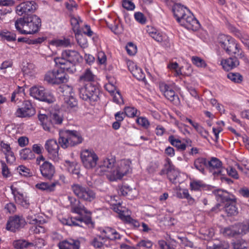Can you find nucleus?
<instances>
[{"instance_id": "8fccbe9b", "label": "nucleus", "mask_w": 249, "mask_h": 249, "mask_svg": "<svg viewBox=\"0 0 249 249\" xmlns=\"http://www.w3.org/2000/svg\"><path fill=\"white\" fill-rule=\"evenodd\" d=\"M77 43L83 48L88 47V44L87 39L79 32L75 33Z\"/></svg>"}, {"instance_id": "2f4dec72", "label": "nucleus", "mask_w": 249, "mask_h": 249, "mask_svg": "<svg viewBox=\"0 0 249 249\" xmlns=\"http://www.w3.org/2000/svg\"><path fill=\"white\" fill-rule=\"evenodd\" d=\"M176 196L180 199L185 198L187 200L189 205H193L195 203V200L189 194L187 189L179 188L176 192Z\"/></svg>"}, {"instance_id": "6ab92c4d", "label": "nucleus", "mask_w": 249, "mask_h": 249, "mask_svg": "<svg viewBox=\"0 0 249 249\" xmlns=\"http://www.w3.org/2000/svg\"><path fill=\"white\" fill-rule=\"evenodd\" d=\"M54 61L57 67L65 72L72 73L76 71L75 63L59 57L55 58Z\"/></svg>"}, {"instance_id": "f3484780", "label": "nucleus", "mask_w": 249, "mask_h": 249, "mask_svg": "<svg viewBox=\"0 0 249 249\" xmlns=\"http://www.w3.org/2000/svg\"><path fill=\"white\" fill-rule=\"evenodd\" d=\"M146 31L148 35L155 41L167 45L169 40L166 34L153 26H147Z\"/></svg>"}, {"instance_id": "bf43d9fd", "label": "nucleus", "mask_w": 249, "mask_h": 249, "mask_svg": "<svg viewBox=\"0 0 249 249\" xmlns=\"http://www.w3.org/2000/svg\"><path fill=\"white\" fill-rule=\"evenodd\" d=\"M1 172L3 177L5 178H9L12 177V173L7 165L3 161H1Z\"/></svg>"}, {"instance_id": "5fc2aeb1", "label": "nucleus", "mask_w": 249, "mask_h": 249, "mask_svg": "<svg viewBox=\"0 0 249 249\" xmlns=\"http://www.w3.org/2000/svg\"><path fill=\"white\" fill-rule=\"evenodd\" d=\"M227 77L231 81L236 83H240L243 80L242 76L240 73L236 72L229 73L227 74Z\"/></svg>"}, {"instance_id": "7c9ffc66", "label": "nucleus", "mask_w": 249, "mask_h": 249, "mask_svg": "<svg viewBox=\"0 0 249 249\" xmlns=\"http://www.w3.org/2000/svg\"><path fill=\"white\" fill-rule=\"evenodd\" d=\"M50 120L53 124H61L63 121L62 112L58 109H51L50 111Z\"/></svg>"}, {"instance_id": "c756f323", "label": "nucleus", "mask_w": 249, "mask_h": 249, "mask_svg": "<svg viewBox=\"0 0 249 249\" xmlns=\"http://www.w3.org/2000/svg\"><path fill=\"white\" fill-rule=\"evenodd\" d=\"M218 201L226 202L229 200L234 199V196L230 194L228 192L223 190L218 189L213 192Z\"/></svg>"}, {"instance_id": "0eeeda50", "label": "nucleus", "mask_w": 249, "mask_h": 249, "mask_svg": "<svg viewBox=\"0 0 249 249\" xmlns=\"http://www.w3.org/2000/svg\"><path fill=\"white\" fill-rule=\"evenodd\" d=\"M79 93L81 99L92 103L99 99L100 90L96 84L89 82L79 89Z\"/></svg>"}, {"instance_id": "4468645a", "label": "nucleus", "mask_w": 249, "mask_h": 249, "mask_svg": "<svg viewBox=\"0 0 249 249\" xmlns=\"http://www.w3.org/2000/svg\"><path fill=\"white\" fill-rule=\"evenodd\" d=\"M26 222L22 216L15 215L10 217L6 224V230L15 232L24 227Z\"/></svg>"}, {"instance_id": "423d86ee", "label": "nucleus", "mask_w": 249, "mask_h": 249, "mask_svg": "<svg viewBox=\"0 0 249 249\" xmlns=\"http://www.w3.org/2000/svg\"><path fill=\"white\" fill-rule=\"evenodd\" d=\"M131 161L129 159H123L118 161L115 165V170L108 175L110 181H115L122 178L131 171Z\"/></svg>"}, {"instance_id": "603ef678", "label": "nucleus", "mask_w": 249, "mask_h": 249, "mask_svg": "<svg viewBox=\"0 0 249 249\" xmlns=\"http://www.w3.org/2000/svg\"><path fill=\"white\" fill-rule=\"evenodd\" d=\"M70 40L69 39L63 38L61 39H56L52 41L50 44L58 47H66L70 45Z\"/></svg>"}, {"instance_id": "7ed1b4c3", "label": "nucleus", "mask_w": 249, "mask_h": 249, "mask_svg": "<svg viewBox=\"0 0 249 249\" xmlns=\"http://www.w3.org/2000/svg\"><path fill=\"white\" fill-rule=\"evenodd\" d=\"M15 25L21 34H33L38 31L41 19L35 15L26 18H20L15 21Z\"/></svg>"}, {"instance_id": "c03bdc74", "label": "nucleus", "mask_w": 249, "mask_h": 249, "mask_svg": "<svg viewBox=\"0 0 249 249\" xmlns=\"http://www.w3.org/2000/svg\"><path fill=\"white\" fill-rule=\"evenodd\" d=\"M65 165L67 167V170L70 173L76 175L78 178L79 177L80 170L79 165L74 162H70L67 161Z\"/></svg>"}, {"instance_id": "dca6fc26", "label": "nucleus", "mask_w": 249, "mask_h": 249, "mask_svg": "<svg viewBox=\"0 0 249 249\" xmlns=\"http://www.w3.org/2000/svg\"><path fill=\"white\" fill-rule=\"evenodd\" d=\"M207 168L215 176L223 175L226 169L222 167V162L216 158H212L207 161Z\"/></svg>"}, {"instance_id": "c85d7f7f", "label": "nucleus", "mask_w": 249, "mask_h": 249, "mask_svg": "<svg viewBox=\"0 0 249 249\" xmlns=\"http://www.w3.org/2000/svg\"><path fill=\"white\" fill-rule=\"evenodd\" d=\"M220 64L224 70L229 71L238 66L239 62L236 57H229L222 59Z\"/></svg>"}, {"instance_id": "f03ea898", "label": "nucleus", "mask_w": 249, "mask_h": 249, "mask_svg": "<svg viewBox=\"0 0 249 249\" xmlns=\"http://www.w3.org/2000/svg\"><path fill=\"white\" fill-rule=\"evenodd\" d=\"M217 43L218 46L229 54H234L244 60L246 59L240 45L231 36L221 34L217 37Z\"/></svg>"}, {"instance_id": "39448f33", "label": "nucleus", "mask_w": 249, "mask_h": 249, "mask_svg": "<svg viewBox=\"0 0 249 249\" xmlns=\"http://www.w3.org/2000/svg\"><path fill=\"white\" fill-rule=\"evenodd\" d=\"M119 197L118 196H107L106 197V200L112 206V209L114 212L119 214V217L123 221L131 224L135 227H139L140 226L139 222L133 219L128 213L125 214L124 210L121 206V202L118 200Z\"/></svg>"}, {"instance_id": "a18cd8bd", "label": "nucleus", "mask_w": 249, "mask_h": 249, "mask_svg": "<svg viewBox=\"0 0 249 249\" xmlns=\"http://www.w3.org/2000/svg\"><path fill=\"white\" fill-rule=\"evenodd\" d=\"M104 237L102 236H99L95 237L93 239L92 242V245L97 248H100L103 249H111L108 248L105 244Z\"/></svg>"}, {"instance_id": "1a4fd4ad", "label": "nucleus", "mask_w": 249, "mask_h": 249, "mask_svg": "<svg viewBox=\"0 0 249 249\" xmlns=\"http://www.w3.org/2000/svg\"><path fill=\"white\" fill-rule=\"evenodd\" d=\"M115 162L116 159L113 157L102 159L98 164L95 173L99 176L106 175L108 178V175L115 170Z\"/></svg>"}, {"instance_id": "4c0bfd02", "label": "nucleus", "mask_w": 249, "mask_h": 249, "mask_svg": "<svg viewBox=\"0 0 249 249\" xmlns=\"http://www.w3.org/2000/svg\"><path fill=\"white\" fill-rule=\"evenodd\" d=\"M39 157L36 158V163L39 165L40 171L43 177H47V161L42 154L39 155Z\"/></svg>"}, {"instance_id": "3c124183", "label": "nucleus", "mask_w": 249, "mask_h": 249, "mask_svg": "<svg viewBox=\"0 0 249 249\" xmlns=\"http://www.w3.org/2000/svg\"><path fill=\"white\" fill-rule=\"evenodd\" d=\"M191 60L193 64L198 68H204L207 66L204 60L199 57L196 56H192Z\"/></svg>"}, {"instance_id": "4d7b16f0", "label": "nucleus", "mask_w": 249, "mask_h": 249, "mask_svg": "<svg viewBox=\"0 0 249 249\" xmlns=\"http://www.w3.org/2000/svg\"><path fill=\"white\" fill-rule=\"evenodd\" d=\"M79 17H71V24L72 26V29L75 33L79 32V24L81 22Z\"/></svg>"}, {"instance_id": "4be33fe9", "label": "nucleus", "mask_w": 249, "mask_h": 249, "mask_svg": "<svg viewBox=\"0 0 249 249\" xmlns=\"http://www.w3.org/2000/svg\"><path fill=\"white\" fill-rule=\"evenodd\" d=\"M30 94L37 100L47 101V93L44 87L36 86L32 87L30 89Z\"/></svg>"}, {"instance_id": "a878e982", "label": "nucleus", "mask_w": 249, "mask_h": 249, "mask_svg": "<svg viewBox=\"0 0 249 249\" xmlns=\"http://www.w3.org/2000/svg\"><path fill=\"white\" fill-rule=\"evenodd\" d=\"M173 11L174 15L178 22L190 12L188 9L181 4L175 5L173 7Z\"/></svg>"}, {"instance_id": "79ce46f5", "label": "nucleus", "mask_w": 249, "mask_h": 249, "mask_svg": "<svg viewBox=\"0 0 249 249\" xmlns=\"http://www.w3.org/2000/svg\"><path fill=\"white\" fill-rule=\"evenodd\" d=\"M220 232L225 236H233L239 234L236 225L221 229Z\"/></svg>"}, {"instance_id": "9b49d317", "label": "nucleus", "mask_w": 249, "mask_h": 249, "mask_svg": "<svg viewBox=\"0 0 249 249\" xmlns=\"http://www.w3.org/2000/svg\"><path fill=\"white\" fill-rule=\"evenodd\" d=\"M36 113V109L31 101H25L21 107L18 108L15 112V115L19 118H30Z\"/></svg>"}, {"instance_id": "f8f14e48", "label": "nucleus", "mask_w": 249, "mask_h": 249, "mask_svg": "<svg viewBox=\"0 0 249 249\" xmlns=\"http://www.w3.org/2000/svg\"><path fill=\"white\" fill-rule=\"evenodd\" d=\"M37 5L34 0H29L21 3L16 7V13L19 16L30 15L37 9Z\"/></svg>"}, {"instance_id": "20e7f679", "label": "nucleus", "mask_w": 249, "mask_h": 249, "mask_svg": "<svg viewBox=\"0 0 249 249\" xmlns=\"http://www.w3.org/2000/svg\"><path fill=\"white\" fill-rule=\"evenodd\" d=\"M83 141L81 134L77 131L66 130L60 132L59 142L63 148L80 144Z\"/></svg>"}, {"instance_id": "bb28decb", "label": "nucleus", "mask_w": 249, "mask_h": 249, "mask_svg": "<svg viewBox=\"0 0 249 249\" xmlns=\"http://www.w3.org/2000/svg\"><path fill=\"white\" fill-rule=\"evenodd\" d=\"M60 58L75 63L78 62L81 59L80 54L77 52L72 50L63 51Z\"/></svg>"}, {"instance_id": "052dcab7", "label": "nucleus", "mask_w": 249, "mask_h": 249, "mask_svg": "<svg viewBox=\"0 0 249 249\" xmlns=\"http://www.w3.org/2000/svg\"><path fill=\"white\" fill-rule=\"evenodd\" d=\"M234 249H246L248 248V243L243 239H240L233 243Z\"/></svg>"}, {"instance_id": "5701e85b", "label": "nucleus", "mask_w": 249, "mask_h": 249, "mask_svg": "<svg viewBox=\"0 0 249 249\" xmlns=\"http://www.w3.org/2000/svg\"><path fill=\"white\" fill-rule=\"evenodd\" d=\"M128 68L132 75L139 80H143L145 78V74L141 68L134 62L129 61L127 63Z\"/></svg>"}, {"instance_id": "de8ad7c7", "label": "nucleus", "mask_w": 249, "mask_h": 249, "mask_svg": "<svg viewBox=\"0 0 249 249\" xmlns=\"http://www.w3.org/2000/svg\"><path fill=\"white\" fill-rule=\"evenodd\" d=\"M0 36L2 39L8 41H13L16 40V35L15 33L3 30L0 32Z\"/></svg>"}, {"instance_id": "aec40b11", "label": "nucleus", "mask_w": 249, "mask_h": 249, "mask_svg": "<svg viewBox=\"0 0 249 249\" xmlns=\"http://www.w3.org/2000/svg\"><path fill=\"white\" fill-rule=\"evenodd\" d=\"M11 190L16 202L23 207L27 208L29 205V200L27 196L13 186L11 187Z\"/></svg>"}, {"instance_id": "680f3d73", "label": "nucleus", "mask_w": 249, "mask_h": 249, "mask_svg": "<svg viewBox=\"0 0 249 249\" xmlns=\"http://www.w3.org/2000/svg\"><path fill=\"white\" fill-rule=\"evenodd\" d=\"M83 33L89 37H92L94 41L97 40V37L95 34L91 30L90 26L88 25H85L83 28Z\"/></svg>"}, {"instance_id": "412c9836", "label": "nucleus", "mask_w": 249, "mask_h": 249, "mask_svg": "<svg viewBox=\"0 0 249 249\" xmlns=\"http://www.w3.org/2000/svg\"><path fill=\"white\" fill-rule=\"evenodd\" d=\"M58 145L55 140L48 141V158L56 161L58 158Z\"/></svg>"}, {"instance_id": "e433bc0d", "label": "nucleus", "mask_w": 249, "mask_h": 249, "mask_svg": "<svg viewBox=\"0 0 249 249\" xmlns=\"http://www.w3.org/2000/svg\"><path fill=\"white\" fill-rule=\"evenodd\" d=\"M166 163L164 164L165 169H163L160 171V174L161 175L164 174H167L168 177L170 180H174L175 179V176L173 178L171 177V174H174V171H172L173 168V165L172 163L171 160L169 158H166L165 160Z\"/></svg>"}, {"instance_id": "09e8293b", "label": "nucleus", "mask_w": 249, "mask_h": 249, "mask_svg": "<svg viewBox=\"0 0 249 249\" xmlns=\"http://www.w3.org/2000/svg\"><path fill=\"white\" fill-rule=\"evenodd\" d=\"M236 226L239 234L243 235L249 232V220L245 221Z\"/></svg>"}, {"instance_id": "49530a36", "label": "nucleus", "mask_w": 249, "mask_h": 249, "mask_svg": "<svg viewBox=\"0 0 249 249\" xmlns=\"http://www.w3.org/2000/svg\"><path fill=\"white\" fill-rule=\"evenodd\" d=\"M60 92L65 97L71 95L73 94V88L71 86L63 84L59 88Z\"/></svg>"}, {"instance_id": "a19ab883", "label": "nucleus", "mask_w": 249, "mask_h": 249, "mask_svg": "<svg viewBox=\"0 0 249 249\" xmlns=\"http://www.w3.org/2000/svg\"><path fill=\"white\" fill-rule=\"evenodd\" d=\"M194 165L196 169L204 174L205 169L207 166V160L205 158H198L195 160Z\"/></svg>"}, {"instance_id": "473e14b6", "label": "nucleus", "mask_w": 249, "mask_h": 249, "mask_svg": "<svg viewBox=\"0 0 249 249\" xmlns=\"http://www.w3.org/2000/svg\"><path fill=\"white\" fill-rule=\"evenodd\" d=\"M235 198L234 197V199L229 200L228 201L226 202V203L224 209L228 216L236 215L238 213V210L235 205Z\"/></svg>"}, {"instance_id": "b1692460", "label": "nucleus", "mask_w": 249, "mask_h": 249, "mask_svg": "<svg viewBox=\"0 0 249 249\" xmlns=\"http://www.w3.org/2000/svg\"><path fill=\"white\" fill-rule=\"evenodd\" d=\"M0 146L1 151L5 156L6 161L8 163H13L16 160L13 152L9 144L4 142L3 141L0 142Z\"/></svg>"}, {"instance_id": "37998d69", "label": "nucleus", "mask_w": 249, "mask_h": 249, "mask_svg": "<svg viewBox=\"0 0 249 249\" xmlns=\"http://www.w3.org/2000/svg\"><path fill=\"white\" fill-rule=\"evenodd\" d=\"M20 159L23 160H32L36 158L35 154L29 148L21 150L19 153Z\"/></svg>"}, {"instance_id": "13d9d810", "label": "nucleus", "mask_w": 249, "mask_h": 249, "mask_svg": "<svg viewBox=\"0 0 249 249\" xmlns=\"http://www.w3.org/2000/svg\"><path fill=\"white\" fill-rule=\"evenodd\" d=\"M65 103L68 107H73L77 106V101L72 95L64 97Z\"/></svg>"}, {"instance_id": "58836bf2", "label": "nucleus", "mask_w": 249, "mask_h": 249, "mask_svg": "<svg viewBox=\"0 0 249 249\" xmlns=\"http://www.w3.org/2000/svg\"><path fill=\"white\" fill-rule=\"evenodd\" d=\"M168 141L171 145L177 148L178 150L183 151L186 148V144L174 136L171 135L168 138Z\"/></svg>"}, {"instance_id": "774afa93", "label": "nucleus", "mask_w": 249, "mask_h": 249, "mask_svg": "<svg viewBox=\"0 0 249 249\" xmlns=\"http://www.w3.org/2000/svg\"><path fill=\"white\" fill-rule=\"evenodd\" d=\"M204 184L201 181H193L190 183V188L192 190L198 191L203 188Z\"/></svg>"}, {"instance_id": "72a5a7b5", "label": "nucleus", "mask_w": 249, "mask_h": 249, "mask_svg": "<svg viewBox=\"0 0 249 249\" xmlns=\"http://www.w3.org/2000/svg\"><path fill=\"white\" fill-rule=\"evenodd\" d=\"M13 245L16 249H23L24 248H31L36 246L39 248L36 244L34 242H28L25 240H17L13 241Z\"/></svg>"}, {"instance_id": "ea45409f", "label": "nucleus", "mask_w": 249, "mask_h": 249, "mask_svg": "<svg viewBox=\"0 0 249 249\" xmlns=\"http://www.w3.org/2000/svg\"><path fill=\"white\" fill-rule=\"evenodd\" d=\"M95 75L92 73L89 69H86L82 73L79 78V81L81 82L87 81L91 82L95 79Z\"/></svg>"}, {"instance_id": "e2e57ef3", "label": "nucleus", "mask_w": 249, "mask_h": 249, "mask_svg": "<svg viewBox=\"0 0 249 249\" xmlns=\"http://www.w3.org/2000/svg\"><path fill=\"white\" fill-rule=\"evenodd\" d=\"M125 49L127 53L130 55H135L137 51V46L132 42L128 43L126 45Z\"/></svg>"}, {"instance_id": "c9c22d12", "label": "nucleus", "mask_w": 249, "mask_h": 249, "mask_svg": "<svg viewBox=\"0 0 249 249\" xmlns=\"http://www.w3.org/2000/svg\"><path fill=\"white\" fill-rule=\"evenodd\" d=\"M119 193L123 196H128L131 199L136 196L137 191L136 189L131 188L129 186L124 185L120 188Z\"/></svg>"}, {"instance_id": "0e129e2a", "label": "nucleus", "mask_w": 249, "mask_h": 249, "mask_svg": "<svg viewBox=\"0 0 249 249\" xmlns=\"http://www.w3.org/2000/svg\"><path fill=\"white\" fill-rule=\"evenodd\" d=\"M17 169L19 173L25 177H30L32 176V173L30 169L23 165L18 166Z\"/></svg>"}, {"instance_id": "a211bd4d", "label": "nucleus", "mask_w": 249, "mask_h": 249, "mask_svg": "<svg viewBox=\"0 0 249 249\" xmlns=\"http://www.w3.org/2000/svg\"><path fill=\"white\" fill-rule=\"evenodd\" d=\"M178 23L188 30H196L199 27L198 21L191 12L182 18Z\"/></svg>"}, {"instance_id": "9d476101", "label": "nucleus", "mask_w": 249, "mask_h": 249, "mask_svg": "<svg viewBox=\"0 0 249 249\" xmlns=\"http://www.w3.org/2000/svg\"><path fill=\"white\" fill-rule=\"evenodd\" d=\"M81 159L84 167L87 169L95 167L98 160V157L95 152L88 149L82 151Z\"/></svg>"}, {"instance_id": "69168bd1", "label": "nucleus", "mask_w": 249, "mask_h": 249, "mask_svg": "<svg viewBox=\"0 0 249 249\" xmlns=\"http://www.w3.org/2000/svg\"><path fill=\"white\" fill-rule=\"evenodd\" d=\"M38 118L43 129L46 130L47 129V115L45 113H42L41 111H39Z\"/></svg>"}, {"instance_id": "338daca9", "label": "nucleus", "mask_w": 249, "mask_h": 249, "mask_svg": "<svg viewBox=\"0 0 249 249\" xmlns=\"http://www.w3.org/2000/svg\"><path fill=\"white\" fill-rule=\"evenodd\" d=\"M134 17L135 20L140 23L144 24L146 23V18L142 13L140 12H135Z\"/></svg>"}, {"instance_id": "864d4df0", "label": "nucleus", "mask_w": 249, "mask_h": 249, "mask_svg": "<svg viewBox=\"0 0 249 249\" xmlns=\"http://www.w3.org/2000/svg\"><path fill=\"white\" fill-rule=\"evenodd\" d=\"M124 113L125 116L128 117H134L140 115V112L134 107H126L124 108Z\"/></svg>"}, {"instance_id": "cd10ccee", "label": "nucleus", "mask_w": 249, "mask_h": 249, "mask_svg": "<svg viewBox=\"0 0 249 249\" xmlns=\"http://www.w3.org/2000/svg\"><path fill=\"white\" fill-rule=\"evenodd\" d=\"M58 246L59 249H79L80 242L77 240L69 239L60 241Z\"/></svg>"}, {"instance_id": "f257e3e1", "label": "nucleus", "mask_w": 249, "mask_h": 249, "mask_svg": "<svg viewBox=\"0 0 249 249\" xmlns=\"http://www.w3.org/2000/svg\"><path fill=\"white\" fill-rule=\"evenodd\" d=\"M69 198L71 202L73 199L76 202H77L78 205L71 204V211L72 213L78 214L79 216L68 219H63L62 223L64 225L81 227L82 226L81 225L82 222L85 223L86 225L90 223L91 222L90 212L87 210L84 206L79 205V201H77L75 198Z\"/></svg>"}, {"instance_id": "ddd939ff", "label": "nucleus", "mask_w": 249, "mask_h": 249, "mask_svg": "<svg viewBox=\"0 0 249 249\" xmlns=\"http://www.w3.org/2000/svg\"><path fill=\"white\" fill-rule=\"evenodd\" d=\"M68 80L69 76L60 69L59 70H54L50 72L49 77H48V82L53 84L66 83Z\"/></svg>"}, {"instance_id": "393cba45", "label": "nucleus", "mask_w": 249, "mask_h": 249, "mask_svg": "<svg viewBox=\"0 0 249 249\" xmlns=\"http://www.w3.org/2000/svg\"><path fill=\"white\" fill-rule=\"evenodd\" d=\"M168 68L172 71L175 72V75L176 76H190L192 73V70L189 67H188V71H185L183 67H179L178 64L176 62L170 63L168 65Z\"/></svg>"}, {"instance_id": "2eb2a0df", "label": "nucleus", "mask_w": 249, "mask_h": 249, "mask_svg": "<svg viewBox=\"0 0 249 249\" xmlns=\"http://www.w3.org/2000/svg\"><path fill=\"white\" fill-rule=\"evenodd\" d=\"M174 83L168 84L164 82L159 83L160 91L166 99L171 102L178 99V95H176L174 91Z\"/></svg>"}, {"instance_id": "f704fd0d", "label": "nucleus", "mask_w": 249, "mask_h": 249, "mask_svg": "<svg viewBox=\"0 0 249 249\" xmlns=\"http://www.w3.org/2000/svg\"><path fill=\"white\" fill-rule=\"evenodd\" d=\"M102 234L104 238L109 240H113L120 238V234L115 230L109 227L106 228Z\"/></svg>"}, {"instance_id": "6e6552de", "label": "nucleus", "mask_w": 249, "mask_h": 249, "mask_svg": "<svg viewBox=\"0 0 249 249\" xmlns=\"http://www.w3.org/2000/svg\"><path fill=\"white\" fill-rule=\"evenodd\" d=\"M71 189L74 195L82 200L91 202L96 198V194L93 190L80 184H73Z\"/></svg>"}, {"instance_id": "6e6d98bb", "label": "nucleus", "mask_w": 249, "mask_h": 249, "mask_svg": "<svg viewBox=\"0 0 249 249\" xmlns=\"http://www.w3.org/2000/svg\"><path fill=\"white\" fill-rule=\"evenodd\" d=\"M229 245L225 241H220L218 244H214L212 246L209 245L207 249H229Z\"/></svg>"}]
</instances>
